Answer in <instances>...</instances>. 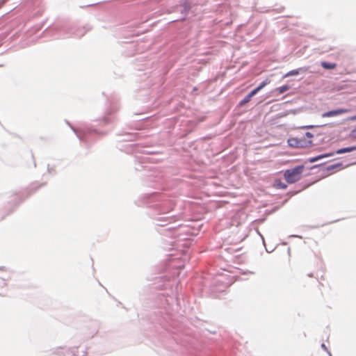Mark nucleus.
Masks as SVG:
<instances>
[{"label":"nucleus","mask_w":356,"mask_h":356,"mask_svg":"<svg viewBox=\"0 0 356 356\" xmlns=\"http://www.w3.org/2000/svg\"><path fill=\"white\" fill-rule=\"evenodd\" d=\"M290 87L287 85H285V86H282L281 87H279L276 89V91L278 92V94H282L284 92H285L286 91H287L288 90H289Z\"/></svg>","instance_id":"10"},{"label":"nucleus","mask_w":356,"mask_h":356,"mask_svg":"<svg viewBox=\"0 0 356 356\" xmlns=\"http://www.w3.org/2000/svg\"><path fill=\"white\" fill-rule=\"evenodd\" d=\"M301 70H302V69H297V70H293L289 71L284 75V77H289L291 76L298 75V74H299L300 71H301Z\"/></svg>","instance_id":"9"},{"label":"nucleus","mask_w":356,"mask_h":356,"mask_svg":"<svg viewBox=\"0 0 356 356\" xmlns=\"http://www.w3.org/2000/svg\"><path fill=\"white\" fill-rule=\"evenodd\" d=\"M303 165H298L296 168L286 170L284 173V177L289 184H293L299 181L304 170Z\"/></svg>","instance_id":"1"},{"label":"nucleus","mask_w":356,"mask_h":356,"mask_svg":"<svg viewBox=\"0 0 356 356\" xmlns=\"http://www.w3.org/2000/svg\"><path fill=\"white\" fill-rule=\"evenodd\" d=\"M344 73L345 74H349V73H350V72L346 69L345 71H344Z\"/></svg>","instance_id":"13"},{"label":"nucleus","mask_w":356,"mask_h":356,"mask_svg":"<svg viewBox=\"0 0 356 356\" xmlns=\"http://www.w3.org/2000/svg\"><path fill=\"white\" fill-rule=\"evenodd\" d=\"M334 154V152L329 153V154H322V155H319V156H315V157L310 158L309 161L310 163H314V162L318 161L321 159L328 157V156H333Z\"/></svg>","instance_id":"6"},{"label":"nucleus","mask_w":356,"mask_h":356,"mask_svg":"<svg viewBox=\"0 0 356 356\" xmlns=\"http://www.w3.org/2000/svg\"><path fill=\"white\" fill-rule=\"evenodd\" d=\"M354 150H356V146L341 148V149L337 150L335 153L337 154H343V153H346V152H350Z\"/></svg>","instance_id":"7"},{"label":"nucleus","mask_w":356,"mask_h":356,"mask_svg":"<svg viewBox=\"0 0 356 356\" xmlns=\"http://www.w3.org/2000/svg\"><path fill=\"white\" fill-rule=\"evenodd\" d=\"M305 135H306L307 137H308L309 138L313 136V135L311 133H309V132H307Z\"/></svg>","instance_id":"12"},{"label":"nucleus","mask_w":356,"mask_h":356,"mask_svg":"<svg viewBox=\"0 0 356 356\" xmlns=\"http://www.w3.org/2000/svg\"><path fill=\"white\" fill-rule=\"evenodd\" d=\"M321 65L326 70H333L337 67V64L334 63H329L323 61L321 63Z\"/></svg>","instance_id":"5"},{"label":"nucleus","mask_w":356,"mask_h":356,"mask_svg":"<svg viewBox=\"0 0 356 356\" xmlns=\"http://www.w3.org/2000/svg\"><path fill=\"white\" fill-rule=\"evenodd\" d=\"M347 112H348V110L341 108V109L330 111L324 113L322 114V117L323 118H330V117H333V116L339 115H341V114L347 113Z\"/></svg>","instance_id":"2"},{"label":"nucleus","mask_w":356,"mask_h":356,"mask_svg":"<svg viewBox=\"0 0 356 356\" xmlns=\"http://www.w3.org/2000/svg\"><path fill=\"white\" fill-rule=\"evenodd\" d=\"M288 143L289 146L294 147H302V141L298 140V138H290L288 140Z\"/></svg>","instance_id":"3"},{"label":"nucleus","mask_w":356,"mask_h":356,"mask_svg":"<svg viewBox=\"0 0 356 356\" xmlns=\"http://www.w3.org/2000/svg\"><path fill=\"white\" fill-rule=\"evenodd\" d=\"M353 120H356V115L353 118Z\"/></svg>","instance_id":"15"},{"label":"nucleus","mask_w":356,"mask_h":356,"mask_svg":"<svg viewBox=\"0 0 356 356\" xmlns=\"http://www.w3.org/2000/svg\"><path fill=\"white\" fill-rule=\"evenodd\" d=\"M270 82V80L268 79H265L257 88L254 89L252 92L254 95H256L258 92H259L261 89H263L266 86L269 84Z\"/></svg>","instance_id":"4"},{"label":"nucleus","mask_w":356,"mask_h":356,"mask_svg":"<svg viewBox=\"0 0 356 356\" xmlns=\"http://www.w3.org/2000/svg\"><path fill=\"white\" fill-rule=\"evenodd\" d=\"M350 138L353 140H356V128L350 131Z\"/></svg>","instance_id":"11"},{"label":"nucleus","mask_w":356,"mask_h":356,"mask_svg":"<svg viewBox=\"0 0 356 356\" xmlns=\"http://www.w3.org/2000/svg\"><path fill=\"white\" fill-rule=\"evenodd\" d=\"M255 95L252 91H251L241 102L240 105H244L246 103L249 102L251 98Z\"/></svg>","instance_id":"8"},{"label":"nucleus","mask_w":356,"mask_h":356,"mask_svg":"<svg viewBox=\"0 0 356 356\" xmlns=\"http://www.w3.org/2000/svg\"><path fill=\"white\" fill-rule=\"evenodd\" d=\"M335 165H332L331 167L329 168V169H333Z\"/></svg>","instance_id":"14"}]
</instances>
